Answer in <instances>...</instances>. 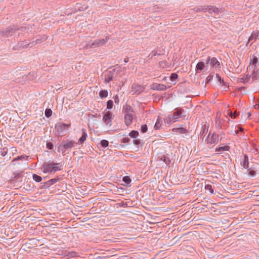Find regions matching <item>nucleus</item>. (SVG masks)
I'll return each instance as SVG.
<instances>
[{"mask_svg": "<svg viewBox=\"0 0 259 259\" xmlns=\"http://www.w3.org/2000/svg\"><path fill=\"white\" fill-rule=\"evenodd\" d=\"M185 112L183 108H176L173 112L168 115L164 118V121L167 124H171L177 121L180 118H184L186 116Z\"/></svg>", "mask_w": 259, "mask_h": 259, "instance_id": "f257e3e1", "label": "nucleus"}, {"mask_svg": "<svg viewBox=\"0 0 259 259\" xmlns=\"http://www.w3.org/2000/svg\"><path fill=\"white\" fill-rule=\"evenodd\" d=\"M62 168V165L60 163L49 160L45 161L40 169L44 173L55 174L58 171L61 170Z\"/></svg>", "mask_w": 259, "mask_h": 259, "instance_id": "f03ea898", "label": "nucleus"}, {"mask_svg": "<svg viewBox=\"0 0 259 259\" xmlns=\"http://www.w3.org/2000/svg\"><path fill=\"white\" fill-rule=\"evenodd\" d=\"M20 30L22 31H28V28L26 27H22L18 28L15 26H10L5 29L0 31V35L5 37H9L13 35L16 31Z\"/></svg>", "mask_w": 259, "mask_h": 259, "instance_id": "7ed1b4c3", "label": "nucleus"}, {"mask_svg": "<svg viewBox=\"0 0 259 259\" xmlns=\"http://www.w3.org/2000/svg\"><path fill=\"white\" fill-rule=\"evenodd\" d=\"M76 143L74 141L69 140L68 139L63 140L61 144L58 146V152L65 153L67 150H69L74 147Z\"/></svg>", "mask_w": 259, "mask_h": 259, "instance_id": "20e7f679", "label": "nucleus"}, {"mask_svg": "<svg viewBox=\"0 0 259 259\" xmlns=\"http://www.w3.org/2000/svg\"><path fill=\"white\" fill-rule=\"evenodd\" d=\"M219 136L214 133L211 134L209 132L207 138L205 139V142L207 144L213 146L219 142Z\"/></svg>", "mask_w": 259, "mask_h": 259, "instance_id": "39448f33", "label": "nucleus"}, {"mask_svg": "<svg viewBox=\"0 0 259 259\" xmlns=\"http://www.w3.org/2000/svg\"><path fill=\"white\" fill-rule=\"evenodd\" d=\"M113 114L110 111L104 113L103 117V121L106 126L108 127L111 126L112 125Z\"/></svg>", "mask_w": 259, "mask_h": 259, "instance_id": "423d86ee", "label": "nucleus"}, {"mask_svg": "<svg viewBox=\"0 0 259 259\" xmlns=\"http://www.w3.org/2000/svg\"><path fill=\"white\" fill-rule=\"evenodd\" d=\"M206 64H210L211 67L220 68V63L215 57L208 56L206 60Z\"/></svg>", "mask_w": 259, "mask_h": 259, "instance_id": "0eeeda50", "label": "nucleus"}, {"mask_svg": "<svg viewBox=\"0 0 259 259\" xmlns=\"http://www.w3.org/2000/svg\"><path fill=\"white\" fill-rule=\"evenodd\" d=\"M110 39L109 36H106L105 38L101 39H96L93 42H92L90 46V48H93L98 47L99 46L105 45L107 41Z\"/></svg>", "mask_w": 259, "mask_h": 259, "instance_id": "6e6552de", "label": "nucleus"}, {"mask_svg": "<svg viewBox=\"0 0 259 259\" xmlns=\"http://www.w3.org/2000/svg\"><path fill=\"white\" fill-rule=\"evenodd\" d=\"M70 126V125L69 124L60 122L56 124L55 127L59 134L61 135V136H63L64 131Z\"/></svg>", "mask_w": 259, "mask_h": 259, "instance_id": "1a4fd4ad", "label": "nucleus"}, {"mask_svg": "<svg viewBox=\"0 0 259 259\" xmlns=\"http://www.w3.org/2000/svg\"><path fill=\"white\" fill-rule=\"evenodd\" d=\"M60 180V178L57 177L54 179H50L47 182L41 183V188L45 189L50 187L51 185L56 183Z\"/></svg>", "mask_w": 259, "mask_h": 259, "instance_id": "9d476101", "label": "nucleus"}, {"mask_svg": "<svg viewBox=\"0 0 259 259\" xmlns=\"http://www.w3.org/2000/svg\"><path fill=\"white\" fill-rule=\"evenodd\" d=\"M145 87L144 86L139 85L136 83H133L132 86V91L133 93V94L139 95L141 93H142L144 90Z\"/></svg>", "mask_w": 259, "mask_h": 259, "instance_id": "9b49d317", "label": "nucleus"}, {"mask_svg": "<svg viewBox=\"0 0 259 259\" xmlns=\"http://www.w3.org/2000/svg\"><path fill=\"white\" fill-rule=\"evenodd\" d=\"M30 45L29 43H27L26 41H22L19 42L16 46H14V50H20L24 48H27Z\"/></svg>", "mask_w": 259, "mask_h": 259, "instance_id": "f8f14e48", "label": "nucleus"}, {"mask_svg": "<svg viewBox=\"0 0 259 259\" xmlns=\"http://www.w3.org/2000/svg\"><path fill=\"white\" fill-rule=\"evenodd\" d=\"M115 71V69L108 72L105 74V81L106 83H109L114 78V74Z\"/></svg>", "mask_w": 259, "mask_h": 259, "instance_id": "ddd939ff", "label": "nucleus"}, {"mask_svg": "<svg viewBox=\"0 0 259 259\" xmlns=\"http://www.w3.org/2000/svg\"><path fill=\"white\" fill-rule=\"evenodd\" d=\"M151 89L153 90L164 91L167 89V87L163 84L154 83L152 85Z\"/></svg>", "mask_w": 259, "mask_h": 259, "instance_id": "4468645a", "label": "nucleus"}, {"mask_svg": "<svg viewBox=\"0 0 259 259\" xmlns=\"http://www.w3.org/2000/svg\"><path fill=\"white\" fill-rule=\"evenodd\" d=\"M221 11V9L217 8L215 6H209L208 13L210 14H213L214 16L218 15Z\"/></svg>", "mask_w": 259, "mask_h": 259, "instance_id": "2eb2a0df", "label": "nucleus"}, {"mask_svg": "<svg viewBox=\"0 0 259 259\" xmlns=\"http://www.w3.org/2000/svg\"><path fill=\"white\" fill-rule=\"evenodd\" d=\"M134 114L124 115V123L126 126L131 125L133 122Z\"/></svg>", "mask_w": 259, "mask_h": 259, "instance_id": "dca6fc26", "label": "nucleus"}, {"mask_svg": "<svg viewBox=\"0 0 259 259\" xmlns=\"http://www.w3.org/2000/svg\"><path fill=\"white\" fill-rule=\"evenodd\" d=\"M123 112L124 113V115L125 114H134V111L133 108L131 107V106L128 105H126L125 106H124L123 107Z\"/></svg>", "mask_w": 259, "mask_h": 259, "instance_id": "f3484780", "label": "nucleus"}, {"mask_svg": "<svg viewBox=\"0 0 259 259\" xmlns=\"http://www.w3.org/2000/svg\"><path fill=\"white\" fill-rule=\"evenodd\" d=\"M205 68V65L204 63L202 61L199 62L197 64V65L196 66V68H195L196 72L197 73H200L203 70H204Z\"/></svg>", "mask_w": 259, "mask_h": 259, "instance_id": "a211bd4d", "label": "nucleus"}, {"mask_svg": "<svg viewBox=\"0 0 259 259\" xmlns=\"http://www.w3.org/2000/svg\"><path fill=\"white\" fill-rule=\"evenodd\" d=\"M241 166L244 168H248L249 165L248 157L247 155L245 154L242 161H241Z\"/></svg>", "mask_w": 259, "mask_h": 259, "instance_id": "6ab92c4d", "label": "nucleus"}, {"mask_svg": "<svg viewBox=\"0 0 259 259\" xmlns=\"http://www.w3.org/2000/svg\"><path fill=\"white\" fill-rule=\"evenodd\" d=\"M82 136L78 140V143L80 144H82L86 140L87 137L88 136L87 133L86 132V130L84 128H82Z\"/></svg>", "mask_w": 259, "mask_h": 259, "instance_id": "aec40b11", "label": "nucleus"}, {"mask_svg": "<svg viewBox=\"0 0 259 259\" xmlns=\"http://www.w3.org/2000/svg\"><path fill=\"white\" fill-rule=\"evenodd\" d=\"M259 35V32H253L251 35L249 37L247 44L249 43V42L252 40L253 41H255L258 37Z\"/></svg>", "mask_w": 259, "mask_h": 259, "instance_id": "412c9836", "label": "nucleus"}, {"mask_svg": "<svg viewBox=\"0 0 259 259\" xmlns=\"http://www.w3.org/2000/svg\"><path fill=\"white\" fill-rule=\"evenodd\" d=\"M160 160L163 161L167 165H169L171 163V159L166 155H163L161 156Z\"/></svg>", "mask_w": 259, "mask_h": 259, "instance_id": "4be33fe9", "label": "nucleus"}, {"mask_svg": "<svg viewBox=\"0 0 259 259\" xmlns=\"http://www.w3.org/2000/svg\"><path fill=\"white\" fill-rule=\"evenodd\" d=\"M172 131L174 132H176V133H178L180 134H186L188 133L187 130L184 127H179V128H174L172 130Z\"/></svg>", "mask_w": 259, "mask_h": 259, "instance_id": "5701e85b", "label": "nucleus"}, {"mask_svg": "<svg viewBox=\"0 0 259 259\" xmlns=\"http://www.w3.org/2000/svg\"><path fill=\"white\" fill-rule=\"evenodd\" d=\"M230 147L229 146H219L215 148V151L216 152H222L224 151H229L230 150Z\"/></svg>", "mask_w": 259, "mask_h": 259, "instance_id": "b1692460", "label": "nucleus"}, {"mask_svg": "<svg viewBox=\"0 0 259 259\" xmlns=\"http://www.w3.org/2000/svg\"><path fill=\"white\" fill-rule=\"evenodd\" d=\"M23 159L28 160L29 156L24 155L18 156L17 157L14 158L13 160L12 161V162L16 161H18V160H23Z\"/></svg>", "mask_w": 259, "mask_h": 259, "instance_id": "393cba45", "label": "nucleus"}, {"mask_svg": "<svg viewBox=\"0 0 259 259\" xmlns=\"http://www.w3.org/2000/svg\"><path fill=\"white\" fill-rule=\"evenodd\" d=\"M208 130V126H206V125H204L203 127V130L200 133V137H202V139L204 138V136H205L206 134L207 133Z\"/></svg>", "mask_w": 259, "mask_h": 259, "instance_id": "a878e982", "label": "nucleus"}, {"mask_svg": "<svg viewBox=\"0 0 259 259\" xmlns=\"http://www.w3.org/2000/svg\"><path fill=\"white\" fill-rule=\"evenodd\" d=\"M162 120H161V118L160 117H158L154 125V128L155 130H159L160 128Z\"/></svg>", "mask_w": 259, "mask_h": 259, "instance_id": "bb28decb", "label": "nucleus"}, {"mask_svg": "<svg viewBox=\"0 0 259 259\" xmlns=\"http://www.w3.org/2000/svg\"><path fill=\"white\" fill-rule=\"evenodd\" d=\"M23 172L22 171H16L13 172V176L14 178H15L16 180H18L20 178H22V173Z\"/></svg>", "mask_w": 259, "mask_h": 259, "instance_id": "cd10ccee", "label": "nucleus"}, {"mask_svg": "<svg viewBox=\"0 0 259 259\" xmlns=\"http://www.w3.org/2000/svg\"><path fill=\"white\" fill-rule=\"evenodd\" d=\"M139 132L137 131H132L128 134L132 138L135 139L139 136Z\"/></svg>", "mask_w": 259, "mask_h": 259, "instance_id": "c85d7f7f", "label": "nucleus"}, {"mask_svg": "<svg viewBox=\"0 0 259 259\" xmlns=\"http://www.w3.org/2000/svg\"><path fill=\"white\" fill-rule=\"evenodd\" d=\"M46 39H47V38L45 36H44L41 39H37L35 41L31 42L29 44H30V45L32 44L33 46H34L36 44L41 43L42 41L46 40Z\"/></svg>", "mask_w": 259, "mask_h": 259, "instance_id": "c756f323", "label": "nucleus"}, {"mask_svg": "<svg viewBox=\"0 0 259 259\" xmlns=\"http://www.w3.org/2000/svg\"><path fill=\"white\" fill-rule=\"evenodd\" d=\"M108 94L107 90H101L99 93V96L101 98H106L108 96Z\"/></svg>", "mask_w": 259, "mask_h": 259, "instance_id": "7c9ffc66", "label": "nucleus"}, {"mask_svg": "<svg viewBox=\"0 0 259 259\" xmlns=\"http://www.w3.org/2000/svg\"><path fill=\"white\" fill-rule=\"evenodd\" d=\"M205 189L206 190L209 191L210 193L213 194L214 192L213 189L212 187V186L209 184H206L205 185Z\"/></svg>", "mask_w": 259, "mask_h": 259, "instance_id": "2f4dec72", "label": "nucleus"}, {"mask_svg": "<svg viewBox=\"0 0 259 259\" xmlns=\"http://www.w3.org/2000/svg\"><path fill=\"white\" fill-rule=\"evenodd\" d=\"M122 181L125 183V185H128L131 182V179L128 176H124L122 178Z\"/></svg>", "mask_w": 259, "mask_h": 259, "instance_id": "473e14b6", "label": "nucleus"}, {"mask_svg": "<svg viewBox=\"0 0 259 259\" xmlns=\"http://www.w3.org/2000/svg\"><path fill=\"white\" fill-rule=\"evenodd\" d=\"M258 62V58L256 56H253L252 58L250 60V64L252 65L256 66V64Z\"/></svg>", "mask_w": 259, "mask_h": 259, "instance_id": "72a5a7b5", "label": "nucleus"}, {"mask_svg": "<svg viewBox=\"0 0 259 259\" xmlns=\"http://www.w3.org/2000/svg\"><path fill=\"white\" fill-rule=\"evenodd\" d=\"M32 178L33 180H34L36 182H40L42 180V178L36 174H33L32 176Z\"/></svg>", "mask_w": 259, "mask_h": 259, "instance_id": "f704fd0d", "label": "nucleus"}, {"mask_svg": "<svg viewBox=\"0 0 259 259\" xmlns=\"http://www.w3.org/2000/svg\"><path fill=\"white\" fill-rule=\"evenodd\" d=\"M228 114L232 118H235L238 115V114L236 112H234L233 113L230 110H228Z\"/></svg>", "mask_w": 259, "mask_h": 259, "instance_id": "c9c22d12", "label": "nucleus"}, {"mask_svg": "<svg viewBox=\"0 0 259 259\" xmlns=\"http://www.w3.org/2000/svg\"><path fill=\"white\" fill-rule=\"evenodd\" d=\"M45 114L47 118H49L52 114V110L51 109L47 108L45 110Z\"/></svg>", "mask_w": 259, "mask_h": 259, "instance_id": "e433bc0d", "label": "nucleus"}, {"mask_svg": "<svg viewBox=\"0 0 259 259\" xmlns=\"http://www.w3.org/2000/svg\"><path fill=\"white\" fill-rule=\"evenodd\" d=\"M101 147L103 148H106L109 145V142L106 140H102L100 142Z\"/></svg>", "mask_w": 259, "mask_h": 259, "instance_id": "4c0bfd02", "label": "nucleus"}, {"mask_svg": "<svg viewBox=\"0 0 259 259\" xmlns=\"http://www.w3.org/2000/svg\"><path fill=\"white\" fill-rule=\"evenodd\" d=\"M68 257H74L77 256V253L75 251L69 252L66 255Z\"/></svg>", "mask_w": 259, "mask_h": 259, "instance_id": "58836bf2", "label": "nucleus"}, {"mask_svg": "<svg viewBox=\"0 0 259 259\" xmlns=\"http://www.w3.org/2000/svg\"><path fill=\"white\" fill-rule=\"evenodd\" d=\"M252 80V82L254 80L257 79L258 78V73L257 72L253 71L251 74Z\"/></svg>", "mask_w": 259, "mask_h": 259, "instance_id": "ea45409f", "label": "nucleus"}, {"mask_svg": "<svg viewBox=\"0 0 259 259\" xmlns=\"http://www.w3.org/2000/svg\"><path fill=\"white\" fill-rule=\"evenodd\" d=\"M170 79L171 80V81H174V80H176L177 79H178V75L176 73H172L170 74Z\"/></svg>", "mask_w": 259, "mask_h": 259, "instance_id": "a19ab883", "label": "nucleus"}, {"mask_svg": "<svg viewBox=\"0 0 259 259\" xmlns=\"http://www.w3.org/2000/svg\"><path fill=\"white\" fill-rule=\"evenodd\" d=\"M250 76H251L250 75L246 74L244 78H242V79L243 80L242 82L244 83H246V82H249L250 81Z\"/></svg>", "mask_w": 259, "mask_h": 259, "instance_id": "79ce46f5", "label": "nucleus"}, {"mask_svg": "<svg viewBox=\"0 0 259 259\" xmlns=\"http://www.w3.org/2000/svg\"><path fill=\"white\" fill-rule=\"evenodd\" d=\"M113 101L111 100H109L107 102V108L108 109H111L113 107Z\"/></svg>", "mask_w": 259, "mask_h": 259, "instance_id": "37998d69", "label": "nucleus"}, {"mask_svg": "<svg viewBox=\"0 0 259 259\" xmlns=\"http://www.w3.org/2000/svg\"><path fill=\"white\" fill-rule=\"evenodd\" d=\"M148 130V127L146 124H143L141 127V131L143 133H146Z\"/></svg>", "mask_w": 259, "mask_h": 259, "instance_id": "c03bdc74", "label": "nucleus"}, {"mask_svg": "<svg viewBox=\"0 0 259 259\" xmlns=\"http://www.w3.org/2000/svg\"><path fill=\"white\" fill-rule=\"evenodd\" d=\"M209 6H201V12H204V13H205L206 12H208Z\"/></svg>", "mask_w": 259, "mask_h": 259, "instance_id": "a18cd8bd", "label": "nucleus"}, {"mask_svg": "<svg viewBox=\"0 0 259 259\" xmlns=\"http://www.w3.org/2000/svg\"><path fill=\"white\" fill-rule=\"evenodd\" d=\"M133 143L138 147L141 144V140L139 139H134L133 140Z\"/></svg>", "mask_w": 259, "mask_h": 259, "instance_id": "49530a36", "label": "nucleus"}, {"mask_svg": "<svg viewBox=\"0 0 259 259\" xmlns=\"http://www.w3.org/2000/svg\"><path fill=\"white\" fill-rule=\"evenodd\" d=\"M248 175L251 177H254L256 175V171L254 170L248 169Z\"/></svg>", "mask_w": 259, "mask_h": 259, "instance_id": "de8ad7c7", "label": "nucleus"}, {"mask_svg": "<svg viewBox=\"0 0 259 259\" xmlns=\"http://www.w3.org/2000/svg\"><path fill=\"white\" fill-rule=\"evenodd\" d=\"M47 148L49 150H53L54 148V144L53 143L49 142L47 143Z\"/></svg>", "mask_w": 259, "mask_h": 259, "instance_id": "09e8293b", "label": "nucleus"}, {"mask_svg": "<svg viewBox=\"0 0 259 259\" xmlns=\"http://www.w3.org/2000/svg\"><path fill=\"white\" fill-rule=\"evenodd\" d=\"M88 7V6L87 5H83L81 7H77V9L78 10H79V11H85L86 10H87Z\"/></svg>", "mask_w": 259, "mask_h": 259, "instance_id": "8fccbe9b", "label": "nucleus"}, {"mask_svg": "<svg viewBox=\"0 0 259 259\" xmlns=\"http://www.w3.org/2000/svg\"><path fill=\"white\" fill-rule=\"evenodd\" d=\"M157 55H158L157 54V52L153 51L148 55V57L149 59H152L153 57H154V56H155Z\"/></svg>", "mask_w": 259, "mask_h": 259, "instance_id": "3c124183", "label": "nucleus"}, {"mask_svg": "<svg viewBox=\"0 0 259 259\" xmlns=\"http://www.w3.org/2000/svg\"><path fill=\"white\" fill-rule=\"evenodd\" d=\"M201 6H198L197 7H195V8L192 9V10L194 13H197V12H201Z\"/></svg>", "mask_w": 259, "mask_h": 259, "instance_id": "603ef678", "label": "nucleus"}, {"mask_svg": "<svg viewBox=\"0 0 259 259\" xmlns=\"http://www.w3.org/2000/svg\"><path fill=\"white\" fill-rule=\"evenodd\" d=\"M217 76L218 77V80H219L220 82L223 85H227L226 82L224 81L223 79H222L221 77L218 75L217 74Z\"/></svg>", "mask_w": 259, "mask_h": 259, "instance_id": "864d4df0", "label": "nucleus"}, {"mask_svg": "<svg viewBox=\"0 0 259 259\" xmlns=\"http://www.w3.org/2000/svg\"><path fill=\"white\" fill-rule=\"evenodd\" d=\"M131 139L129 138H123L121 139V143H127L130 142Z\"/></svg>", "mask_w": 259, "mask_h": 259, "instance_id": "5fc2aeb1", "label": "nucleus"}, {"mask_svg": "<svg viewBox=\"0 0 259 259\" xmlns=\"http://www.w3.org/2000/svg\"><path fill=\"white\" fill-rule=\"evenodd\" d=\"M213 75L210 74L206 78V82L208 83L210 80L212 79Z\"/></svg>", "mask_w": 259, "mask_h": 259, "instance_id": "6e6d98bb", "label": "nucleus"}, {"mask_svg": "<svg viewBox=\"0 0 259 259\" xmlns=\"http://www.w3.org/2000/svg\"><path fill=\"white\" fill-rule=\"evenodd\" d=\"M113 99L115 104H118L119 103V99L118 95H116V96H114Z\"/></svg>", "mask_w": 259, "mask_h": 259, "instance_id": "4d7b16f0", "label": "nucleus"}, {"mask_svg": "<svg viewBox=\"0 0 259 259\" xmlns=\"http://www.w3.org/2000/svg\"><path fill=\"white\" fill-rule=\"evenodd\" d=\"M7 153H8V150H6L5 149H3V151H2L1 152V155L3 156H5L7 154Z\"/></svg>", "mask_w": 259, "mask_h": 259, "instance_id": "13d9d810", "label": "nucleus"}, {"mask_svg": "<svg viewBox=\"0 0 259 259\" xmlns=\"http://www.w3.org/2000/svg\"><path fill=\"white\" fill-rule=\"evenodd\" d=\"M128 202H122L121 203V205L122 207H128V206H129V205H128Z\"/></svg>", "mask_w": 259, "mask_h": 259, "instance_id": "bf43d9fd", "label": "nucleus"}, {"mask_svg": "<svg viewBox=\"0 0 259 259\" xmlns=\"http://www.w3.org/2000/svg\"><path fill=\"white\" fill-rule=\"evenodd\" d=\"M238 131L239 132H243L244 131V129L243 128H242V127H240V126H238Z\"/></svg>", "mask_w": 259, "mask_h": 259, "instance_id": "052dcab7", "label": "nucleus"}, {"mask_svg": "<svg viewBox=\"0 0 259 259\" xmlns=\"http://www.w3.org/2000/svg\"><path fill=\"white\" fill-rule=\"evenodd\" d=\"M254 108H255V109H258V110H259V104H255V105H254Z\"/></svg>", "mask_w": 259, "mask_h": 259, "instance_id": "680f3d73", "label": "nucleus"}, {"mask_svg": "<svg viewBox=\"0 0 259 259\" xmlns=\"http://www.w3.org/2000/svg\"><path fill=\"white\" fill-rule=\"evenodd\" d=\"M129 61V58H125L124 60V63H127Z\"/></svg>", "mask_w": 259, "mask_h": 259, "instance_id": "e2e57ef3", "label": "nucleus"}, {"mask_svg": "<svg viewBox=\"0 0 259 259\" xmlns=\"http://www.w3.org/2000/svg\"><path fill=\"white\" fill-rule=\"evenodd\" d=\"M91 117L92 118H93V117H97V114H91Z\"/></svg>", "mask_w": 259, "mask_h": 259, "instance_id": "0e129e2a", "label": "nucleus"}, {"mask_svg": "<svg viewBox=\"0 0 259 259\" xmlns=\"http://www.w3.org/2000/svg\"><path fill=\"white\" fill-rule=\"evenodd\" d=\"M239 133V132L238 130H236V131H235V134H234V135H238V133Z\"/></svg>", "mask_w": 259, "mask_h": 259, "instance_id": "69168bd1", "label": "nucleus"}, {"mask_svg": "<svg viewBox=\"0 0 259 259\" xmlns=\"http://www.w3.org/2000/svg\"><path fill=\"white\" fill-rule=\"evenodd\" d=\"M89 45H87L86 46H85V48H88L89 47Z\"/></svg>", "mask_w": 259, "mask_h": 259, "instance_id": "338daca9", "label": "nucleus"}, {"mask_svg": "<svg viewBox=\"0 0 259 259\" xmlns=\"http://www.w3.org/2000/svg\"><path fill=\"white\" fill-rule=\"evenodd\" d=\"M248 117L250 115V113H248Z\"/></svg>", "mask_w": 259, "mask_h": 259, "instance_id": "774afa93", "label": "nucleus"}]
</instances>
